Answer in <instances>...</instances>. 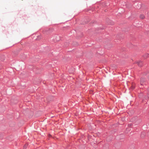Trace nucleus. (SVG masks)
Returning <instances> with one entry per match:
<instances>
[{"instance_id":"f257e3e1","label":"nucleus","mask_w":149,"mask_h":149,"mask_svg":"<svg viewBox=\"0 0 149 149\" xmlns=\"http://www.w3.org/2000/svg\"><path fill=\"white\" fill-rule=\"evenodd\" d=\"M145 81V79L143 78H141V84L142 85Z\"/></svg>"},{"instance_id":"f03ea898","label":"nucleus","mask_w":149,"mask_h":149,"mask_svg":"<svg viewBox=\"0 0 149 149\" xmlns=\"http://www.w3.org/2000/svg\"><path fill=\"white\" fill-rule=\"evenodd\" d=\"M140 17L141 19H143L145 18V16L143 15H140Z\"/></svg>"},{"instance_id":"7ed1b4c3","label":"nucleus","mask_w":149,"mask_h":149,"mask_svg":"<svg viewBox=\"0 0 149 149\" xmlns=\"http://www.w3.org/2000/svg\"><path fill=\"white\" fill-rule=\"evenodd\" d=\"M141 61H139L137 62V63L139 65V66H141V65H140V63H141Z\"/></svg>"},{"instance_id":"20e7f679","label":"nucleus","mask_w":149,"mask_h":149,"mask_svg":"<svg viewBox=\"0 0 149 149\" xmlns=\"http://www.w3.org/2000/svg\"><path fill=\"white\" fill-rule=\"evenodd\" d=\"M27 146V144H26L24 146V149H25Z\"/></svg>"},{"instance_id":"39448f33","label":"nucleus","mask_w":149,"mask_h":149,"mask_svg":"<svg viewBox=\"0 0 149 149\" xmlns=\"http://www.w3.org/2000/svg\"><path fill=\"white\" fill-rule=\"evenodd\" d=\"M49 98H48V102H52V100H51L50 99H49Z\"/></svg>"},{"instance_id":"423d86ee","label":"nucleus","mask_w":149,"mask_h":149,"mask_svg":"<svg viewBox=\"0 0 149 149\" xmlns=\"http://www.w3.org/2000/svg\"><path fill=\"white\" fill-rule=\"evenodd\" d=\"M132 89H133L134 88V87L133 86H132Z\"/></svg>"},{"instance_id":"0eeeda50","label":"nucleus","mask_w":149,"mask_h":149,"mask_svg":"<svg viewBox=\"0 0 149 149\" xmlns=\"http://www.w3.org/2000/svg\"><path fill=\"white\" fill-rule=\"evenodd\" d=\"M51 136L50 135H49V136Z\"/></svg>"}]
</instances>
